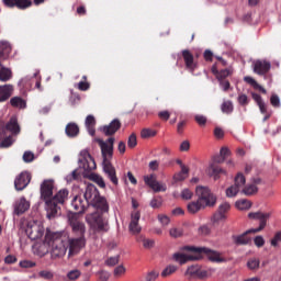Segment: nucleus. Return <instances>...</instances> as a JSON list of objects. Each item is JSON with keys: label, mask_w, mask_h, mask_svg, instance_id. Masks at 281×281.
Here are the masks:
<instances>
[{"label": "nucleus", "mask_w": 281, "mask_h": 281, "mask_svg": "<svg viewBox=\"0 0 281 281\" xmlns=\"http://www.w3.org/2000/svg\"><path fill=\"white\" fill-rule=\"evenodd\" d=\"M44 247H46V254L49 252L53 260L58 258H65L68 251V258L78 256L85 246L87 239L72 238L67 232H52L46 231V235L43 240Z\"/></svg>", "instance_id": "f257e3e1"}, {"label": "nucleus", "mask_w": 281, "mask_h": 281, "mask_svg": "<svg viewBox=\"0 0 281 281\" xmlns=\"http://www.w3.org/2000/svg\"><path fill=\"white\" fill-rule=\"evenodd\" d=\"M83 196L88 205L90 203V205L95 207V210H100L101 212H109V203L106 202V199L100 195V191H98L95 186L88 184Z\"/></svg>", "instance_id": "f03ea898"}, {"label": "nucleus", "mask_w": 281, "mask_h": 281, "mask_svg": "<svg viewBox=\"0 0 281 281\" xmlns=\"http://www.w3.org/2000/svg\"><path fill=\"white\" fill-rule=\"evenodd\" d=\"M172 258L175 262H178V265H186L187 262L201 260L202 257L199 255V247L186 246L178 252L173 254Z\"/></svg>", "instance_id": "7ed1b4c3"}, {"label": "nucleus", "mask_w": 281, "mask_h": 281, "mask_svg": "<svg viewBox=\"0 0 281 281\" xmlns=\"http://www.w3.org/2000/svg\"><path fill=\"white\" fill-rule=\"evenodd\" d=\"M41 200L45 203L46 212H56V206L52 203L54 196V179H46L41 184Z\"/></svg>", "instance_id": "20e7f679"}, {"label": "nucleus", "mask_w": 281, "mask_h": 281, "mask_svg": "<svg viewBox=\"0 0 281 281\" xmlns=\"http://www.w3.org/2000/svg\"><path fill=\"white\" fill-rule=\"evenodd\" d=\"M86 223H88L94 232H106L109 227V222L102 218V215L99 212L86 215Z\"/></svg>", "instance_id": "39448f33"}, {"label": "nucleus", "mask_w": 281, "mask_h": 281, "mask_svg": "<svg viewBox=\"0 0 281 281\" xmlns=\"http://www.w3.org/2000/svg\"><path fill=\"white\" fill-rule=\"evenodd\" d=\"M68 223L76 236H79L77 238H85V234H87V226L85 225L78 213H69Z\"/></svg>", "instance_id": "423d86ee"}, {"label": "nucleus", "mask_w": 281, "mask_h": 281, "mask_svg": "<svg viewBox=\"0 0 281 281\" xmlns=\"http://www.w3.org/2000/svg\"><path fill=\"white\" fill-rule=\"evenodd\" d=\"M69 199V190L67 189H61L59 190L53 198H50V201L53 205H55V212L52 213V211H46L47 212V218H54L56 214L60 211V207L58 205H63L65 201Z\"/></svg>", "instance_id": "0eeeda50"}, {"label": "nucleus", "mask_w": 281, "mask_h": 281, "mask_svg": "<svg viewBox=\"0 0 281 281\" xmlns=\"http://www.w3.org/2000/svg\"><path fill=\"white\" fill-rule=\"evenodd\" d=\"M271 214L265 212H250L248 213V218L250 221H259V227L248 229V234H258V232H262L265 227H267V221H269Z\"/></svg>", "instance_id": "6e6552de"}, {"label": "nucleus", "mask_w": 281, "mask_h": 281, "mask_svg": "<svg viewBox=\"0 0 281 281\" xmlns=\"http://www.w3.org/2000/svg\"><path fill=\"white\" fill-rule=\"evenodd\" d=\"M195 194L198 201H201L204 206H212L216 204V196L212 194V191L207 187H196Z\"/></svg>", "instance_id": "1a4fd4ad"}, {"label": "nucleus", "mask_w": 281, "mask_h": 281, "mask_svg": "<svg viewBox=\"0 0 281 281\" xmlns=\"http://www.w3.org/2000/svg\"><path fill=\"white\" fill-rule=\"evenodd\" d=\"M49 228L45 229V226L41 222H35L31 226L27 227L26 234L31 240H41V238H45Z\"/></svg>", "instance_id": "9d476101"}, {"label": "nucleus", "mask_w": 281, "mask_h": 281, "mask_svg": "<svg viewBox=\"0 0 281 281\" xmlns=\"http://www.w3.org/2000/svg\"><path fill=\"white\" fill-rule=\"evenodd\" d=\"M78 164L79 168H82L85 172H91V170L97 168L95 160L87 149L80 151Z\"/></svg>", "instance_id": "9b49d317"}, {"label": "nucleus", "mask_w": 281, "mask_h": 281, "mask_svg": "<svg viewBox=\"0 0 281 281\" xmlns=\"http://www.w3.org/2000/svg\"><path fill=\"white\" fill-rule=\"evenodd\" d=\"M97 142L101 148L103 161H109L113 159V146L115 144V138L110 137L108 140L97 138Z\"/></svg>", "instance_id": "f8f14e48"}, {"label": "nucleus", "mask_w": 281, "mask_h": 281, "mask_svg": "<svg viewBox=\"0 0 281 281\" xmlns=\"http://www.w3.org/2000/svg\"><path fill=\"white\" fill-rule=\"evenodd\" d=\"M201 254H204L210 262H216L217 265L227 262V258L223 256V252L217 250L207 247H198V255L201 256Z\"/></svg>", "instance_id": "ddd939ff"}, {"label": "nucleus", "mask_w": 281, "mask_h": 281, "mask_svg": "<svg viewBox=\"0 0 281 281\" xmlns=\"http://www.w3.org/2000/svg\"><path fill=\"white\" fill-rule=\"evenodd\" d=\"M144 182L146 183V186L153 189L154 192H166V190L168 189V187H166V183L157 181V176L155 175L144 176Z\"/></svg>", "instance_id": "4468645a"}, {"label": "nucleus", "mask_w": 281, "mask_h": 281, "mask_svg": "<svg viewBox=\"0 0 281 281\" xmlns=\"http://www.w3.org/2000/svg\"><path fill=\"white\" fill-rule=\"evenodd\" d=\"M184 276H187V278H189L190 280H202V278H207V276H210V272L206 269L201 268V266H190L187 269Z\"/></svg>", "instance_id": "2eb2a0df"}, {"label": "nucleus", "mask_w": 281, "mask_h": 281, "mask_svg": "<svg viewBox=\"0 0 281 281\" xmlns=\"http://www.w3.org/2000/svg\"><path fill=\"white\" fill-rule=\"evenodd\" d=\"M139 218H142V214L139 211H134L131 214V222L128 225V229L133 236H137V234L142 233V226L139 225Z\"/></svg>", "instance_id": "dca6fc26"}, {"label": "nucleus", "mask_w": 281, "mask_h": 281, "mask_svg": "<svg viewBox=\"0 0 281 281\" xmlns=\"http://www.w3.org/2000/svg\"><path fill=\"white\" fill-rule=\"evenodd\" d=\"M30 201L25 199V196H21L13 203V214L16 216H21V214H25L27 210H30Z\"/></svg>", "instance_id": "f3484780"}, {"label": "nucleus", "mask_w": 281, "mask_h": 281, "mask_svg": "<svg viewBox=\"0 0 281 281\" xmlns=\"http://www.w3.org/2000/svg\"><path fill=\"white\" fill-rule=\"evenodd\" d=\"M30 181H32V176L30 172H21L14 180L15 190H25V187L30 186Z\"/></svg>", "instance_id": "a211bd4d"}, {"label": "nucleus", "mask_w": 281, "mask_h": 281, "mask_svg": "<svg viewBox=\"0 0 281 281\" xmlns=\"http://www.w3.org/2000/svg\"><path fill=\"white\" fill-rule=\"evenodd\" d=\"M252 99L255 100V102H257L260 113L263 115L262 122H267V120L271 117V111L267 109V103H265L262 97H260V94L257 93H252Z\"/></svg>", "instance_id": "6ab92c4d"}, {"label": "nucleus", "mask_w": 281, "mask_h": 281, "mask_svg": "<svg viewBox=\"0 0 281 281\" xmlns=\"http://www.w3.org/2000/svg\"><path fill=\"white\" fill-rule=\"evenodd\" d=\"M252 69L255 74H258V76H265L271 69V63L267 60H255L252 63Z\"/></svg>", "instance_id": "aec40b11"}, {"label": "nucleus", "mask_w": 281, "mask_h": 281, "mask_svg": "<svg viewBox=\"0 0 281 281\" xmlns=\"http://www.w3.org/2000/svg\"><path fill=\"white\" fill-rule=\"evenodd\" d=\"M7 8H19V10H26L32 5V0H2Z\"/></svg>", "instance_id": "412c9836"}, {"label": "nucleus", "mask_w": 281, "mask_h": 281, "mask_svg": "<svg viewBox=\"0 0 281 281\" xmlns=\"http://www.w3.org/2000/svg\"><path fill=\"white\" fill-rule=\"evenodd\" d=\"M103 172L108 175L109 179L114 183V186H117V176H115V168L111 164V160H103Z\"/></svg>", "instance_id": "4be33fe9"}, {"label": "nucleus", "mask_w": 281, "mask_h": 281, "mask_svg": "<svg viewBox=\"0 0 281 281\" xmlns=\"http://www.w3.org/2000/svg\"><path fill=\"white\" fill-rule=\"evenodd\" d=\"M71 205L74 210L78 212V214H82L89 204L85 199H82V196L76 195L71 201Z\"/></svg>", "instance_id": "5701e85b"}, {"label": "nucleus", "mask_w": 281, "mask_h": 281, "mask_svg": "<svg viewBox=\"0 0 281 281\" xmlns=\"http://www.w3.org/2000/svg\"><path fill=\"white\" fill-rule=\"evenodd\" d=\"M182 57L184 60V65L189 71H194L196 69V63L194 61V55L191 54L190 50H182Z\"/></svg>", "instance_id": "b1692460"}, {"label": "nucleus", "mask_w": 281, "mask_h": 281, "mask_svg": "<svg viewBox=\"0 0 281 281\" xmlns=\"http://www.w3.org/2000/svg\"><path fill=\"white\" fill-rule=\"evenodd\" d=\"M206 173L209 177H213V179L216 181L220 178V175H227V171L214 164H211L206 169Z\"/></svg>", "instance_id": "393cba45"}, {"label": "nucleus", "mask_w": 281, "mask_h": 281, "mask_svg": "<svg viewBox=\"0 0 281 281\" xmlns=\"http://www.w3.org/2000/svg\"><path fill=\"white\" fill-rule=\"evenodd\" d=\"M232 205H229V203L224 202L218 206V211L217 213L214 215V221L218 222V221H225L226 216L225 213L229 212Z\"/></svg>", "instance_id": "a878e982"}, {"label": "nucleus", "mask_w": 281, "mask_h": 281, "mask_svg": "<svg viewBox=\"0 0 281 281\" xmlns=\"http://www.w3.org/2000/svg\"><path fill=\"white\" fill-rule=\"evenodd\" d=\"M14 87L12 85L0 86V102H5L12 95Z\"/></svg>", "instance_id": "bb28decb"}, {"label": "nucleus", "mask_w": 281, "mask_h": 281, "mask_svg": "<svg viewBox=\"0 0 281 281\" xmlns=\"http://www.w3.org/2000/svg\"><path fill=\"white\" fill-rule=\"evenodd\" d=\"M120 121L114 120L110 123V125L103 126L102 132L104 133V135H114V133H117V131H120Z\"/></svg>", "instance_id": "cd10ccee"}, {"label": "nucleus", "mask_w": 281, "mask_h": 281, "mask_svg": "<svg viewBox=\"0 0 281 281\" xmlns=\"http://www.w3.org/2000/svg\"><path fill=\"white\" fill-rule=\"evenodd\" d=\"M136 243H142L144 249H153L155 247V239L146 238L144 235L136 237Z\"/></svg>", "instance_id": "c85d7f7f"}, {"label": "nucleus", "mask_w": 281, "mask_h": 281, "mask_svg": "<svg viewBox=\"0 0 281 281\" xmlns=\"http://www.w3.org/2000/svg\"><path fill=\"white\" fill-rule=\"evenodd\" d=\"M204 207H206L205 204L198 200L188 204V212L190 214H196V212H200V210H203Z\"/></svg>", "instance_id": "c756f323"}, {"label": "nucleus", "mask_w": 281, "mask_h": 281, "mask_svg": "<svg viewBox=\"0 0 281 281\" xmlns=\"http://www.w3.org/2000/svg\"><path fill=\"white\" fill-rule=\"evenodd\" d=\"M12 79V70L0 64V82H8Z\"/></svg>", "instance_id": "7c9ffc66"}, {"label": "nucleus", "mask_w": 281, "mask_h": 281, "mask_svg": "<svg viewBox=\"0 0 281 281\" xmlns=\"http://www.w3.org/2000/svg\"><path fill=\"white\" fill-rule=\"evenodd\" d=\"M86 127L88 130L89 135L93 137V135H95V117H93V115L87 116Z\"/></svg>", "instance_id": "2f4dec72"}, {"label": "nucleus", "mask_w": 281, "mask_h": 281, "mask_svg": "<svg viewBox=\"0 0 281 281\" xmlns=\"http://www.w3.org/2000/svg\"><path fill=\"white\" fill-rule=\"evenodd\" d=\"M10 104L14 109H26L27 108V102H25V100H23L21 97H13L10 100Z\"/></svg>", "instance_id": "473e14b6"}, {"label": "nucleus", "mask_w": 281, "mask_h": 281, "mask_svg": "<svg viewBox=\"0 0 281 281\" xmlns=\"http://www.w3.org/2000/svg\"><path fill=\"white\" fill-rule=\"evenodd\" d=\"M249 231H247L246 233L238 235V236H233V240L235 243V245H249L250 243V238L247 237V234Z\"/></svg>", "instance_id": "72a5a7b5"}, {"label": "nucleus", "mask_w": 281, "mask_h": 281, "mask_svg": "<svg viewBox=\"0 0 281 281\" xmlns=\"http://www.w3.org/2000/svg\"><path fill=\"white\" fill-rule=\"evenodd\" d=\"M78 133H80V128L78 127V125L76 123H69L66 126V135L68 137H76L78 135Z\"/></svg>", "instance_id": "f704fd0d"}, {"label": "nucleus", "mask_w": 281, "mask_h": 281, "mask_svg": "<svg viewBox=\"0 0 281 281\" xmlns=\"http://www.w3.org/2000/svg\"><path fill=\"white\" fill-rule=\"evenodd\" d=\"M188 175H190V169L187 166H182V169L173 176V179L175 181H186Z\"/></svg>", "instance_id": "c9c22d12"}, {"label": "nucleus", "mask_w": 281, "mask_h": 281, "mask_svg": "<svg viewBox=\"0 0 281 281\" xmlns=\"http://www.w3.org/2000/svg\"><path fill=\"white\" fill-rule=\"evenodd\" d=\"M88 179L90 181H93L94 183H98L99 188H106V183H104V178L98 173H90L88 176Z\"/></svg>", "instance_id": "e433bc0d"}, {"label": "nucleus", "mask_w": 281, "mask_h": 281, "mask_svg": "<svg viewBox=\"0 0 281 281\" xmlns=\"http://www.w3.org/2000/svg\"><path fill=\"white\" fill-rule=\"evenodd\" d=\"M244 80L248 85H251V87H254V89H258L259 91H261V93H267V90L262 86H260L256 79H254L251 77H244Z\"/></svg>", "instance_id": "4c0bfd02"}, {"label": "nucleus", "mask_w": 281, "mask_h": 281, "mask_svg": "<svg viewBox=\"0 0 281 281\" xmlns=\"http://www.w3.org/2000/svg\"><path fill=\"white\" fill-rule=\"evenodd\" d=\"M183 234H184V231H183V227L181 226H173L169 229V236L171 238H181Z\"/></svg>", "instance_id": "58836bf2"}, {"label": "nucleus", "mask_w": 281, "mask_h": 281, "mask_svg": "<svg viewBox=\"0 0 281 281\" xmlns=\"http://www.w3.org/2000/svg\"><path fill=\"white\" fill-rule=\"evenodd\" d=\"M235 206L237 207V210H241V211L250 210L251 209V201H249V200H238L235 203Z\"/></svg>", "instance_id": "ea45409f"}, {"label": "nucleus", "mask_w": 281, "mask_h": 281, "mask_svg": "<svg viewBox=\"0 0 281 281\" xmlns=\"http://www.w3.org/2000/svg\"><path fill=\"white\" fill-rule=\"evenodd\" d=\"M245 183H246V179L245 176L243 173H238L235 177V183L234 186H236L239 190H244L245 189Z\"/></svg>", "instance_id": "a19ab883"}, {"label": "nucleus", "mask_w": 281, "mask_h": 281, "mask_svg": "<svg viewBox=\"0 0 281 281\" xmlns=\"http://www.w3.org/2000/svg\"><path fill=\"white\" fill-rule=\"evenodd\" d=\"M241 192L243 194H246V196H251V194L258 192V187H256V184H247Z\"/></svg>", "instance_id": "79ce46f5"}, {"label": "nucleus", "mask_w": 281, "mask_h": 281, "mask_svg": "<svg viewBox=\"0 0 281 281\" xmlns=\"http://www.w3.org/2000/svg\"><path fill=\"white\" fill-rule=\"evenodd\" d=\"M79 178H80V172L78 171V169H75L71 173H68L65 177V181H67L68 183H71L74 181H78Z\"/></svg>", "instance_id": "37998d69"}, {"label": "nucleus", "mask_w": 281, "mask_h": 281, "mask_svg": "<svg viewBox=\"0 0 281 281\" xmlns=\"http://www.w3.org/2000/svg\"><path fill=\"white\" fill-rule=\"evenodd\" d=\"M155 135H157V131L151 128H144L140 132V137L143 139H148V137H155Z\"/></svg>", "instance_id": "c03bdc74"}, {"label": "nucleus", "mask_w": 281, "mask_h": 281, "mask_svg": "<svg viewBox=\"0 0 281 281\" xmlns=\"http://www.w3.org/2000/svg\"><path fill=\"white\" fill-rule=\"evenodd\" d=\"M239 191H240L239 188L237 186L233 184L226 189V196H228V199H232V198L236 196V194H238Z\"/></svg>", "instance_id": "a18cd8bd"}, {"label": "nucleus", "mask_w": 281, "mask_h": 281, "mask_svg": "<svg viewBox=\"0 0 281 281\" xmlns=\"http://www.w3.org/2000/svg\"><path fill=\"white\" fill-rule=\"evenodd\" d=\"M157 218L162 227H168V225H170V217L168 215L158 214Z\"/></svg>", "instance_id": "49530a36"}, {"label": "nucleus", "mask_w": 281, "mask_h": 281, "mask_svg": "<svg viewBox=\"0 0 281 281\" xmlns=\"http://www.w3.org/2000/svg\"><path fill=\"white\" fill-rule=\"evenodd\" d=\"M12 52V47L10 46V43L8 42H0V55L4 54L8 55Z\"/></svg>", "instance_id": "de8ad7c7"}, {"label": "nucleus", "mask_w": 281, "mask_h": 281, "mask_svg": "<svg viewBox=\"0 0 281 281\" xmlns=\"http://www.w3.org/2000/svg\"><path fill=\"white\" fill-rule=\"evenodd\" d=\"M80 276H82V272H80V270H78V269L70 270L67 273L68 280H71V281L78 280V278H80Z\"/></svg>", "instance_id": "09e8293b"}, {"label": "nucleus", "mask_w": 281, "mask_h": 281, "mask_svg": "<svg viewBox=\"0 0 281 281\" xmlns=\"http://www.w3.org/2000/svg\"><path fill=\"white\" fill-rule=\"evenodd\" d=\"M247 267L250 270L259 269L260 268V260H258L256 258L249 259L248 262H247Z\"/></svg>", "instance_id": "8fccbe9b"}, {"label": "nucleus", "mask_w": 281, "mask_h": 281, "mask_svg": "<svg viewBox=\"0 0 281 281\" xmlns=\"http://www.w3.org/2000/svg\"><path fill=\"white\" fill-rule=\"evenodd\" d=\"M222 111L226 114H229L232 113V111H234V105L232 104L231 101H225L223 104H222Z\"/></svg>", "instance_id": "3c124183"}, {"label": "nucleus", "mask_w": 281, "mask_h": 281, "mask_svg": "<svg viewBox=\"0 0 281 281\" xmlns=\"http://www.w3.org/2000/svg\"><path fill=\"white\" fill-rule=\"evenodd\" d=\"M126 273V268L124 266H117L114 268V277L115 278H122Z\"/></svg>", "instance_id": "603ef678"}, {"label": "nucleus", "mask_w": 281, "mask_h": 281, "mask_svg": "<svg viewBox=\"0 0 281 281\" xmlns=\"http://www.w3.org/2000/svg\"><path fill=\"white\" fill-rule=\"evenodd\" d=\"M180 196L184 201H190V199H192V196H194V193L192 191H190V189H183L181 191V195Z\"/></svg>", "instance_id": "864d4df0"}, {"label": "nucleus", "mask_w": 281, "mask_h": 281, "mask_svg": "<svg viewBox=\"0 0 281 281\" xmlns=\"http://www.w3.org/2000/svg\"><path fill=\"white\" fill-rule=\"evenodd\" d=\"M38 278H43L44 280H52L54 278V273L49 270H42L38 272Z\"/></svg>", "instance_id": "5fc2aeb1"}, {"label": "nucleus", "mask_w": 281, "mask_h": 281, "mask_svg": "<svg viewBox=\"0 0 281 281\" xmlns=\"http://www.w3.org/2000/svg\"><path fill=\"white\" fill-rule=\"evenodd\" d=\"M119 262H120V255H116L114 257L108 258V260L105 261V265H108V267H115V265H117Z\"/></svg>", "instance_id": "6e6d98bb"}, {"label": "nucleus", "mask_w": 281, "mask_h": 281, "mask_svg": "<svg viewBox=\"0 0 281 281\" xmlns=\"http://www.w3.org/2000/svg\"><path fill=\"white\" fill-rule=\"evenodd\" d=\"M175 271H177V267L176 266H168L162 272L161 276L162 278H166L168 276H172V273H175Z\"/></svg>", "instance_id": "4d7b16f0"}, {"label": "nucleus", "mask_w": 281, "mask_h": 281, "mask_svg": "<svg viewBox=\"0 0 281 281\" xmlns=\"http://www.w3.org/2000/svg\"><path fill=\"white\" fill-rule=\"evenodd\" d=\"M127 146L128 148H135L137 146V136L135 134L130 135Z\"/></svg>", "instance_id": "13d9d810"}, {"label": "nucleus", "mask_w": 281, "mask_h": 281, "mask_svg": "<svg viewBox=\"0 0 281 281\" xmlns=\"http://www.w3.org/2000/svg\"><path fill=\"white\" fill-rule=\"evenodd\" d=\"M14 144L12 137H7L0 143V148H10Z\"/></svg>", "instance_id": "bf43d9fd"}, {"label": "nucleus", "mask_w": 281, "mask_h": 281, "mask_svg": "<svg viewBox=\"0 0 281 281\" xmlns=\"http://www.w3.org/2000/svg\"><path fill=\"white\" fill-rule=\"evenodd\" d=\"M23 161H25V164H30V162L34 161V153L25 151L23 154Z\"/></svg>", "instance_id": "052dcab7"}, {"label": "nucleus", "mask_w": 281, "mask_h": 281, "mask_svg": "<svg viewBox=\"0 0 281 281\" xmlns=\"http://www.w3.org/2000/svg\"><path fill=\"white\" fill-rule=\"evenodd\" d=\"M270 104L274 108H280V97H278V94H272L270 98Z\"/></svg>", "instance_id": "680f3d73"}, {"label": "nucleus", "mask_w": 281, "mask_h": 281, "mask_svg": "<svg viewBox=\"0 0 281 281\" xmlns=\"http://www.w3.org/2000/svg\"><path fill=\"white\" fill-rule=\"evenodd\" d=\"M232 71L229 69H224L217 74V80H224V78H227V76H231Z\"/></svg>", "instance_id": "e2e57ef3"}, {"label": "nucleus", "mask_w": 281, "mask_h": 281, "mask_svg": "<svg viewBox=\"0 0 281 281\" xmlns=\"http://www.w3.org/2000/svg\"><path fill=\"white\" fill-rule=\"evenodd\" d=\"M281 243V232L277 233L274 237L271 239V246L278 247V245Z\"/></svg>", "instance_id": "0e129e2a"}, {"label": "nucleus", "mask_w": 281, "mask_h": 281, "mask_svg": "<svg viewBox=\"0 0 281 281\" xmlns=\"http://www.w3.org/2000/svg\"><path fill=\"white\" fill-rule=\"evenodd\" d=\"M157 278H159V272L151 271V272L147 273L146 281H155V280H157Z\"/></svg>", "instance_id": "69168bd1"}, {"label": "nucleus", "mask_w": 281, "mask_h": 281, "mask_svg": "<svg viewBox=\"0 0 281 281\" xmlns=\"http://www.w3.org/2000/svg\"><path fill=\"white\" fill-rule=\"evenodd\" d=\"M195 122H198L200 126H205L207 119L201 114H198L195 115Z\"/></svg>", "instance_id": "338daca9"}, {"label": "nucleus", "mask_w": 281, "mask_h": 281, "mask_svg": "<svg viewBox=\"0 0 281 281\" xmlns=\"http://www.w3.org/2000/svg\"><path fill=\"white\" fill-rule=\"evenodd\" d=\"M254 243H255L256 247H265V237L257 236V237H255Z\"/></svg>", "instance_id": "774afa93"}]
</instances>
